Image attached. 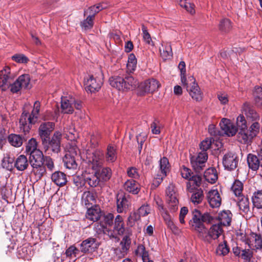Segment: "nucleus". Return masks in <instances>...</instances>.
I'll return each mask as SVG.
<instances>
[{"mask_svg": "<svg viewBox=\"0 0 262 262\" xmlns=\"http://www.w3.org/2000/svg\"><path fill=\"white\" fill-rule=\"evenodd\" d=\"M40 103L36 101L30 114L24 112L19 119L20 130L25 134L28 133L33 124L37 122L40 112Z\"/></svg>", "mask_w": 262, "mask_h": 262, "instance_id": "obj_1", "label": "nucleus"}, {"mask_svg": "<svg viewBox=\"0 0 262 262\" xmlns=\"http://www.w3.org/2000/svg\"><path fill=\"white\" fill-rule=\"evenodd\" d=\"M110 85L122 91L133 90L138 85V82L132 76L127 75L124 78L113 76L110 78Z\"/></svg>", "mask_w": 262, "mask_h": 262, "instance_id": "obj_2", "label": "nucleus"}, {"mask_svg": "<svg viewBox=\"0 0 262 262\" xmlns=\"http://www.w3.org/2000/svg\"><path fill=\"white\" fill-rule=\"evenodd\" d=\"M43 156L40 150H36L30 154L29 163L32 167V172L40 179L46 172L43 165Z\"/></svg>", "mask_w": 262, "mask_h": 262, "instance_id": "obj_3", "label": "nucleus"}, {"mask_svg": "<svg viewBox=\"0 0 262 262\" xmlns=\"http://www.w3.org/2000/svg\"><path fill=\"white\" fill-rule=\"evenodd\" d=\"M259 129L260 124L257 122H253L249 128H241L237 134L238 141L242 144H250L257 135Z\"/></svg>", "mask_w": 262, "mask_h": 262, "instance_id": "obj_4", "label": "nucleus"}, {"mask_svg": "<svg viewBox=\"0 0 262 262\" xmlns=\"http://www.w3.org/2000/svg\"><path fill=\"white\" fill-rule=\"evenodd\" d=\"M12 79L13 76L11 74L10 68L9 67H5L1 72L2 85L9 84L11 92L13 93H16L23 88L17 80L12 84H10V81Z\"/></svg>", "mask_w": 262, "mask_h": 262, "instance_id": "obj_5", "label": "nucleus"}, {"mask_svg": "<svg viewBox=\"0 0 262 262\" xmlns=\"http://www.w3.org/2000/svg\"><path fill=\"white\" fill-rule=\"evenodd\" d=\"M223 232V227L220 224L212 225L209 230L206 229L201 239L206 243L211 244L217 239Z\"/></svg>", "mask_w": 262, "mask_h": 262, "instance_id": "obj_6", "label": "nucleus"}, {"mask_svg": "<svg viewBox=\"0 0 262 262\" xmlns=\"http://www.w3.org/2000/svg\"><path fill=\"white\" fill-rule=\"evenodd\" d=\"M61 133L59 132H55L51 139H48L47 143L41 142L46 151H52L54 153H58L60 151V141Z\"/></svg>", "mask_w": 262, "mask_h": 262, "instance_id": "obj_7", "label": "nucleus"}, {"mask_svg": "<svg viewBox=\"0 0 262 262\" xmlns=\"http://www.w3.org/2000/svg\"><path fill=\"white\" fill-rule=\"evenodd\" d=\"M189 225L191 228L198 233V237L201 239L206 228L201 220V213L200 211L196 209L193 211L192 217L189 221Z\"/></svg>", "mask_w": 262, "mask_h": 262, "instance_id": "obj_8", "label": "nucleus"}, {"mask_svg": "<svg viewBox=\"0 0 262 262\" xmlns=\"http://www.w3.org/2000/svg\"><path fill=\"white\" fill-rule=\"evenodd\" d=\"M188 84H183L184 86L186 88L191 98L196 101H200L202 99L203 93L198 84L195 83V79L193 77H189L186 81Z\"/></svg>", "mask_w": 262, "mask_h": 262, "instance_id": "obj_9", "label": "nucleus"}, {"mask_svg": "<svg viewBox=\"0 0 262 262\" xmlns=\"http://www.w3.org/2000/svg\"><path fill=\"white\" fill-rule=\"evenodd\" d=\"M55 128V123L52 122H43L38 128V134L41 142L47 143V140L50 139L52 132Z\"/></svg>", "mask_w": 262, "mask_h": 262, "instance_id": "obj_10", "label": "nucleus"}, {"mask_svg": "<svg viewBox=\"0 0 262 262\" xmlns=\"http://www.w3.org/2000/svg\"><path fill=\"white\" fill-rule=\"evenodd\" d=\"M102 84L101 79L94 77L93 75H89L85 79V89L88 93H94L98 92Z\"/></svg>", "mask_w": 262, "mask_h": 262, "instance_id": "obj_11", "label": "nucleus"}, {"mask_svg": "<svg viewBox=\"0 0 262 262\" xmlns=\"http://www.w3.org/2000/svg\"><path fill=\"white\" fill-rule=\"evenodd\" d=\"M208 159L206 152L201 151L197 156H192L190 159L191 164L195 171L199 172L203 170L205 166Z\"/></svg>", "mask_w": 262, "mask_h": 262, "instance_id": "obj_12", "label": "nucleus"}, {"mask_svg": "<svg viewBox=\"0 0 262 262\" xmlns=\"http://www.w3.org/2000/svg\"><path fill=\"white\" fill-rule=\"evenodd\" d=\"M88 163L92 168L96 170L102 164L104 160V153L100 149L95 150L88 157Z\"/></svg>", "mask_w": 262, "mask_h": 262, "instance_id": "obj_13", "label": "nucleus"}, {"mask_svg": "<svg viewBox=\"0 0 262 262\" xmlns=\"http://www.w3.org/2000/svg\"><path fill=\"white\" fill-rule=\"evenodd\" d=\"M159 86L160 83L156 79H148L140 84L139 94L140 95H144L146 93H153L157 91Z\"/></svg>", "mask_w": 262, "mask_h": 262, "instance_id": "obj_14", "label": "nucleus"}, {"mask_svg": "<svg viewBox=\"0 0 262 262\" xmlns=\"http://www.w3.org/2000/svg\"><path fill=\"white\" fill-rule=\"evenodd\" d=\"M245 243L252 250L262 251V238L260 234L251 232L246 237Z\"/></svg>", "mask_w": 262, "mask_h": 262, "instance_id": "obj_15", "label": "nucleus"}, {"mask_svg": "<svg viewBox=\"0 0 262 262\" xmlns=\"http://www.w3.org/2000/svg\"><path fill=\"white\" fill-rule=\"evenodd\" d=\"M125 232V227L122 217L120 215H117L115 219L114 229L110 231L107 235L110 238H116L117 235H122Z\"/></svg>", "mask_w": 262, "mask_h": 262, "instance_id": "obj_16", "label": "nucleus"}, {"mask_svg": "<svg viewBox=\"0 0 262 262\" xmlns=\"http://www.w3.org/2000/svg\"><path fill=\"white\" fill-rule=\"evenodd\" d=\"M238 160L237 156L232 152H228L223 158V164L226 169L232 170L235 169L238 164Z\"/></svg>", "mask_w": 262, "mask_h": 262, "instance_id": "obj_17", "label": "nucleus"}, {"mask_svg": "<svg viewBox=\"0 0 262 262\" xmlns=\"http://www.w3.org/2000/svg\"><path fill=\"white\" fill-rule=\"evenodd\" d=\"M131 204V199L129 195L120 194L117 196V211L118 213L126 212Z\"/></svg>", "mask_w": 262, "mask_h": 262, "instance_id": "obj_18", "label": "nucleus"}, {"mask_svg": "<svg viewBox=\"0 0 262 262\" xmlns=\"http://www.w3.org/2000/svg\"><path fill=\"white\" fill-rule=\"evenodd\" d=\"M167 207L172 212H176L178 209V200L173 189L168 187L166 189Z\"/></svg>", "mask_w": 262, "mask_h": 262, "instance_id": "obj_19", "label": "nucleus"}, {"mask_svg": "<svg viewBox=\"0 0 262 262\" xmlns=\"http://www.w3.org/2000/svg\"><path fill=\"white\" fill-rule=\"evenodd\" d=\"M207 199L210 206L212 208H218L221 206L222 199L216 189H213L208 191Z\"/></svg>", "mask_w": 262, "mask_h": 262, "instance_id": "obj_20", "label": "nucleus"}, {"mask_svg": "<svg viewBox=\"0 0 262 262\" xmlns=\"http://www.w3.org/2000/svg\"><path fill=\"white\" fill-rule=\"evenodd\" d=\"M222 130L228 136H233L237 132V127L228 119L223 118L220 123Z\"/></svg>", "mask_w": 262, "mask_h": 262, "instance_id": "obj_21", "label": "nucleus"}, {"mask_svg": "<svg viewBox=\"0 0 262 262\" xmlns=\"http://www.w3.org/2000/svg\"><path fill=\"white\" fill-rule=\"evenodd\" d=\"M75 98L71 96L62 97L61 98V108L64 114H72L74 112L73 105Z\"/></svg>", "mask_w": 262, "mask_h": 262, "instance_id": "obj_22", "label": "nucleus"}, {"mask_svg": "<svg viewBox=\"0 0 262 262\" xmlns=\"http://www.w3.org/2000/svg\"><path fill=\"white\" fill-rule=\"evenodd\" d=\"M98 246L94 238L90 237L84 240L80 244V250L83 253H91L95 250Z\"/></svg>", "mask_w": 262, "mask_h": 262, "instance_id": "obj_23", "label": "nucleus"}, {"mask_svg": "<svg viewBox=\"0 0 262 262\" xmlns=\"http://www.w3.org/2000/svg\"><path fill=\"white\" fill-rule=\"evenodd\" d=\"M74 155L76 152L71 153L70 151L67 152L63 158V162L65 167L69 169H76L77 167V164L76 162Z\"/></svg>", "mask_w": 262, "mask_h": 262, "instance_id": "obj_24", "label": "nucleus"}, {"mask_svg": "<svg viewBox=\"0 0 262 262\" xmlns=\"http://www.w3.org/2000/svg\"><path fill=\"white\" fill-rule=\"evenodd\" d=\"M201 181L202 178L201 176L198 174L192 176L186 184L187 191L190 193L193 192L200 186Z\"/></svg>", "mask_w": 262, "mask_h": 262, "instance_id": "obj_25", "label": "nucleus"}, {"mask_svg": "<svg viewBox=\"0 0 262 262\" xmlns=\"http://www.w3.org/2000/svg\"><path fill=\"white\" fill-rule=\"evenodd\" d=\"M243 111L246 115L248 120L254 121V122H257V121L259 119V116L258 114L248 103H246L244 104Z\"/></svg>", "mask_w": 262, "mask_h": 262, "instance_id": "obj_26", "label": "nucleus"}, {"mask_svg": "<svg viewBox=\"0 0 262 262\" xmlns=\"http://www.w3.org/2000/svg\"><path fill=\"white\" fill-rule=\"evenodd\" d=\"M107 7V5L103 3L94 5L84 11V15L94 18L97 13L102 9H106Z\"/></svg>", "mask_w": 262, "mask_h": 262, "instance_id": "obj_27", "label": "nucleus"}, {"mask_svg": "<svg viewBox=\"0 0 262 262\" xmlns=\"http://www.w3.org/2000/svg\"><path fill=\"white\" fill-rule=\"evenodd\" d=\"M232 213L229 210H224L221 212L218 215V220L221 226H229L232 219Z\"/></svg>", "mask_w": 262, "mask_h": 262, "instance_id": "obj_28", "label": "nucleus"}, {"mask_svg": "<svg viewBox=\"0 0 262 262\" xmlns=\"http://www.w3.org/2000/svg\"><path fill=\"white\" fill-rule=\"evenodd\" d=\"M237 204L241 211L245 213L250 211L249 201L247 197L242 195L237 197Z\"/></svg>", "mask_w": 262, "mask_h": 262, "instance_id": "obj_29", "label": "nucleus"}, {"mask_svg": "<svg viewBox=\"0 0 262 262\" xmlns=\"http://www.w3.org/2000/svg\"><path fill=\"white\" fill-rule=\"evenodd\" d=\"M247 162L250 169L253 170H256L262 164L261 158H258L253 154H249L247 157Z\"/></svg>", "mask_w": 262, "mask_h": 262, "instance_id": "obj_30", "label": "nucleus"}, {"mask_svg": "<svg viewBox=\"0 0 262 262\" xmlns=\"http://www.w3.org/2000/svg\"><path fill=\"white\" fill-rule=\"evenodd\" d=\"M82 177L84 183H88L92 187L97 186L100 182V179L96 173L91 174L84 173Z\"/></svg>", "mask_w": 262, "mask_h": 262, "instance_id": "obj_31", "label": "nucleus"}, {"mask_svg": "<svg viewBox=\"0 0 262 262\" xmlns=\"http://www.w3.org/2000/svg\"><path fill=\"white\" fill-rule=\"evenodd\" d=\"M29 161L27 157L24 155H19L15 161L14 167L18 170L24 171L27 169Z\"/></svg>", "mask_w": 262, "mask_h": 262, "instance_id": "obj_32", "label": "nucleus"}, {"mask_svg": "<svg viewBox=\"0 0 262 262\" xmlns=\"http://www.w3.org/2000/svg\"><path fill=\"white\" fill-rule=\"evenodd\" d=\"M52 181L57 186H63L67 182L66 175L61 171H56L52 174Z\"/></svg>", "mask_w": 262, "mask_h": 262, "instance_id": "obj_33", "label": "nucleus"}, {"mask_svg": "<svg viewBox=\"0 0 262 262\" xmlns=\"http://www.w3.org/2000/svg\"><path fill=\"white\" fill-rule=\"evenodd\" d=\"M124 189L128 192L134 194L140 191L139 185L134 180H128L124 184Z\"/></svg>", "mask_w": 262, "mask_h": 262, "instance_id": "obj_34", "label": "nucleus"}, {"mask_svg": "<svg viewBox=\"0 0 262 262\" xmlns=\"http://www.w3.org/2000/svg\"><path fill=\"white\" fill-rule=\"evenodd\" d=\"M204 178L205 180L211 184L215 183L217 180V173L215 168H208L204 172Z\"/></svg>", "mask_w": 262, "mask_h": 262, "instance_id": "obj_35", "label": "nucleus"}, {"mask_svg": "<svg viewBox=\"0 0 262 262\" xmlns=\"http://www.w3.org/2000/svg\"><path fill=\"white\" fill-rule=\"evenodd\" d=\"M105 159L106 161L110 163H113L117 159L116 148L111 144H109L107 147Z\"/></svg>", "mask_w": 262, "mask_h": 262, "instance_id": "obj_36", "label": "nucleus"}, {"mask_svg": "<svg viewBox=\"0 0 262 262\" xmlns=\"http://www.w3.org/2000/svg\"><path fill=\"white\" fill-rule=\"evenodd\" d=\"M9 143L13 146L16 147H20L23 143V139L21 136L14 134H11L8 137Z\"/></svg>", "mask_w": 262, "mask_h": 262, "instance_id": "obj_37", "label": "nucleus"}, {"mask_svg": "<svg viewBox=\"0 0 262 262\" xmlns=\"http://www.w3.org/2000/svg\"><path fill=\"white\" fill-rule=\"evenodd\" d=\"M17 253L19 257L28 260L31 259L33 254L31 251V248L27 247L18 248Z\"/></svg>", "mask_w": 262, "mask_h": 262, "instance_id": "obj_38", "label": "nucleus"}, {"mask_svg": "<svg viewBox=\"0 0 262 262\" xmlns=\"http://www.w3.org/2000/svg\"><path fill=\"white\" fill-rule=\"evenodd\" d=\"M86 217L88 219L93 221H97L101 217V212L98 208H89L88 210Z\"/></svg>", "mask_w": 262, "mask_h": 262, "instance_id": "obj_39", "label": "nucleus"}, {"mask_svg": "<svg viewBox=\"0 0 262 262\" xmlns=\"http://www.w3.org/2000/svg\"><path fill=\"white\" fill-rule=\"evenodd\" d=\"M95 195L91 191L84 192L81 199V201L85 206H89L95 203Z\"/></svg>", "mask_w": 262, "mask_h": 262, "instance_id": "obj_40", "label": "nucleus"}, {"mask_svg": "<svg viewBox=\"0 0 262 262\" xmlns=\"http://www.w3.org/2000/svg\"><path fill=\"white\" fill-rule=\"evenodd\" d=\"M252 200L255 207L262 209V190L255 191L253 194Z\"/></svg>", "mask_w": 262, "mask_h": 262, "instance_id": "obj_41", "label": "nucleus"}, {"mask_svg": "<svg viewBox=\"0 0 262 262\" xmlns=\"http://www.w3.org/2000/svg\"><path fill=\"white\" fill-rule=\"evenodd\" d=\"M160 51L161 56L164 60L170 59L172 56V49L169 43H166L162 49H160Z\"/></svg>", "mask_w": 262, "mask_h": 262, "instance_id": "obj_42", "label": "nucleus"}, {"mask_svg": "<svg viewBox=\"0 0 262 262\" xmlns=\"http://www.w3.org/2000/svg\"><path fill=\"white\" fill-rule=\"evenodd\" d=\"M231 190L236 197L238 196L239 195H243V183L238 180H235L232 185Z\"/></svg>", "mask_w": 262, "mask_h": 262, "instance_id": "obj_43", "label": "nucleus"}, {"mask_svg": "<svg viewBox=\"0 0 262 262\" xmlns=\"http://www.w3.org/2000/svg\"><path fill=\"white\" fill-rule=\"evenodd\" d=\"M21 87L24 89H30V78L28 74H23L18 77L17 79Z\"/></svg>", "mask_w": 262, "mask_h": 262, "instance_id": "obj_44", "label": "nucleus"}, {"mask_svg": "<svg viewBox=\"0 0 262 262\" xmlns=\"http://www.w3.org/2000/svg\"><path fill=\"white\" fill-rule=\"evenodd\" d=\"M137 66V59L134 54H130L128 58V62L126 64L127 71L129 72H134Z\"/></svg>", "mask_w": 262, "mask_h": 262, "instance_id": "obj_45", "label": "nucleus"}, {"mask_svg": "<svg viewBox=\"0 0 262 262\" xmlns=\"http://www.w3.org/2000/svg\"><path fill=\"white\" fill-rule=\"evenodd\" d=\"M169 163L167 158L163 157L160 161V167L161 172L163 173V176H166L169 171Z\"/></svg>", "mask_w": 262, "mask_h": 262, "instance_id": "obj_46", "label": "nucleus"}, {"mask_svg": "<svg viewBox=\"0 0 262 262\" xmlns=\"http://www.w3.org/2000/svg\"><path fill=\"white\" fill-rule=\"evenodd\" d=\"M204 198L203 192L201 190L197 189L193 192L191 196V201L194 205L200 204Z\"/></svg>", "mask_w": 262, "mask_h": 262, "instance_id": "obj_47", "label": "nucleus"}, {"mask_svg": "<svg viewBox=\"0 0 262 262\" xmlns=\"http://www.w3.org/2000/svg\"><path fill=\"white\" fill-rule=\"evenodd\" d=\"M220 30L223 32H227L231 28V23L229 19H222L219 24Z\"/></svg>", "mask_w": 262, "mask_h": 262, "instance_id": "obj_48", "label": "nucleus"}, {"mask_svg": "<svg viewBox=\"0 0 262 262\" xmlns=\"http://www.w3.org/2000/svg\"><path fill=\"white\" fill-rule=\"evenodd\" d=\"M229 252V248L225 241L219 245L216 248V252L219 255H225Z\"/></svg>", "mask_w": 262, "mask_h": 262, "instance_id": "obj_49", "label": "nucleus"}, {"mask_svg": "<svg viewBox=\"0 0 262 262\" xmlns=\"http://www.w3.org/2000/svg\"><path fill=\"white\" fill-rule=\"evenodd\" d=\"M181 7H183L186 9V10L189 12L191 14H193L195 12L194 9V5L190 3H187L183 0H176Z\"/></svg>", "mask_w": 262, "mask_h": 262, "instance_id": "obj_50", "label": "nucleus"}, {"mask_svg": "<svg viewBox=\"0 0 262 262\" xmlns=\"http://www.w3.org/2000/svg\"><path fill=\"white\" fill-rule=\"evenodd\" d=\"M94 25V18L88 16L80 24V26L82 29L84 30H90L92 28Z\"/></svg>", "mask_w": 262, "mask_h": 262, "instance_id": "obj_51", "label": "nucleus"}, {"mask_svg": "<svg viewBox=\"0 0 262 262\" xmlns=\"http://www.w3.org/2000/svg\"><path fill=\"white\" fill-rule=\"evenodd\" d=\"M135 254L142 259L148 256V252L145 249L144 245L140 244L138 246L137 248L135 251Z\"/></svg>", "mask_w": 262, "mask_h": 262, "instance_id": "obj_52", "label": "nucleus"}, {"mask_svg": "<svg viewBox=\"0 0 262 262\" xmlns=\"http://www.w3.org/2000/svg\"><path fill=\"white\" fill-rule=\"evenodd\" d=\"M185 63L184 61H181L178 66V68L180 70L181 72V80L182 83L183 84H187L188 83H186V81L188 79H186L185 74H186V69H185Z\"/></svg>", "mask_w": 262, "mask_h": 262, "instance_id": "obj_53", "label": "nucleus"}, {"mask_svg": "<svg viewBox=\"0 0 262 262\" xmlns=\"http://www.w3.org/2000/svg\"><path fill=\"white\" fill-rule=\"evenodd\" d=\"M37 143L36 139H35L34 138H31L28 141V143L26 146V151H27V152L30 154L34 151L39 150V149H37Z\"/></svg>", "mask_w": 262, "mask_h": 262, "instance_id": "obj_54", "label": "nucleus"}, {"mask_svg": "<svg viewBox=\"0 0 262 262\" xmlns=\"http://www.w3.org/2000/svg\"><path fill=\"white\" fill-rule=\"evenodd\" d=\"M94 226L96 231L98 234H100L102 232L107 234L108 231H110V229L107 228L101 221L100 222L96 223Z\"/></svg>", "mask_w": 262, "mask_h": 262, "instance_id": "obj_55", "label": "nucleus"}, {"mask_svg": "<svg viewBox=\"0 0 262 262\" xmlns=\"http://www.w3.org/2000/svg\"><path fill=\"white\" fill-rule=\"evenodd\" d=\"M140 216L137 212H132L130 213L127 221V224L130 227L134 225L135 222L140 219Z\"/></svg>", "mask_w": 262, "mask_h": 262, "instance_id": "obj_56", "label": "nucleus"}, {"mask_svg": "<svg viewBox=\"0 0 262 262\" xmlns=\"http://www.w3.org/2000/svg\"><path fill=\"white\" fill-rule=\"evenodd\" d=\"M114 215L112 213H107L104 215L101 220L106 225L107 228L111 227L113 224Z\"/></svg>", "mask_w": 262, "mask_h": 262, "instance_id": "obj_57", "label": "nucleus"}, {"mask_svg": "<svg viewBox=\"0 0 262 262\" xmlns=\"http://www.w3.org/2000/svg\"><path fill=\"white\" fill-rule=\"evenodd\" d=\"M12 59L19 63H26L29 61V58L23 54H16L12 56Z\"/></svg>", "mask_w": 262, "mask_h": 262, "instance_id": "obj_58", "label": "nucleus"}, {"mask_svg": "<svg viewBox=\"0 0 262 262\" xmlns=\"http://www.w3.org/2000/svg\"><path fill=\"white\" fill-rule=\"evenodd\" d=\"M131 233H128L127 235H125L120 243L122 250L124 251H126L129 248L131 243L130 238H129V235Z\"/></svg>", "mask_w": 262, "mask_h": 262, "instance_id": "obj_59", "label": "nucleus"}, {"mask_svg": "<svg viewBox=\"0 0 262 262\" xmlns=\"http://www.w3.org/2000/svg\"><path fill=\"white\" fill-rule=\"evenodd\" d=\"M142 30L143 32V38L144 41L148 45L153 46L154 43L152 41L150 34L147 31V28L145 26L143 25L142 26Z\"/></svg>", "mask_w": 262, "mask_h": 262, "instance_id": "obj_60", "label": "nucleus"}, {"mask_svg": "<svg viewBox=\"0 0 262 262\" xmlns=\"http://www.w3.org/2000/svg\"><path fill=\"white\" fill-rule=\"evenodd\" d=\"M43 165L46 166L50 171H52L54 168V164L52 159L49 156L43 158Z\"/></svg>", "mask_w": 262, "mask_h": 262, "instance_id": "obj_61", "label": "nucleus"}, {"mask_svg": "<svg viewBox=\"0 0 262 262\" xmlns=\"http://www.w3.org/2000/svg\"><path fill=\"white\" fill-rule=\"evenodd\" d=\"M79 250L76 248L74 246H71L66 251L65 254L67 257L72 258L73 257H76Z\"/></svg>", "mask_w": 262, "mask_h": 262, "instance_id": "obj_62", "label": "nucleus"}, {"mask_svg": "<svg viewBox=\"0 0 262 262\" xmlns=\"http://www.w3.org/2000/svg\"><path fill=\"white\" fill-rule=\"evenodd\" d=\"M212 138H206L203 140L200 145V148L202 151L206 152V151L210 147L211 145Z\"/></svg>", "mask_w": 262, "mask_h": 262, "instance_id": "obj_63", "label": "nucleus"}, {"mask_svg": "<svg viewBox=\"0 0 262 262\" xmlns=\"http://www.w3.org/2000/svg\"><path fill=\"white\" fill-rule=\"evenodd\" d=\"M112 176V170L108 167L103 168L101 172L100 177L105 181L110 179Z\"/></svg>", "mask_w": 262, "mask_h": 262, "instance_id": "obj_64", "label": "nucleus"}]
</instances>
